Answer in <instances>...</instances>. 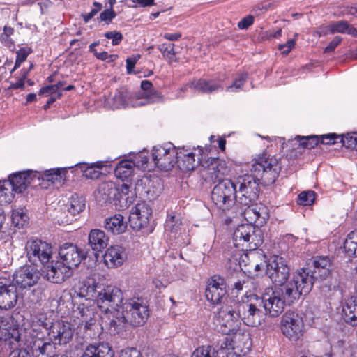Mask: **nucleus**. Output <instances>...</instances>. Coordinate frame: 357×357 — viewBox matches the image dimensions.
<instances>
[{"label": "nucleus", "mask_w": 357, "mask_h": 357, "mask_svg": "<svg viewBox=\"0 0 357 357\" xmlns=\"http://www.w3.org/2000/svg\"><path fill=\"white\" fill-rule=\"evenodd\" d=\"M146 98L151 102H162L164 98L163 96L157 91H150L145 95Z\"/></svg>", "instance_id": "052dcab7"}, {"label": "nucleus", "mask_w": 357, "mask_h": 357, "mask_svg": "<svg viewBox=\"0 0 357 357\" xmlns=\"http://www.w3.org/2000/svg\"><path fill=\"white\" fill-rule=\"evenodd\" d=\"M88 239L89 245L96 252V255H98V252H102L107 246L109 242V238L105 233L98 229L91 230Z\"/></svg>", "instance_id": "c756f323"}, {"label": "nucleus", "mask_w": 357, "mask_h": 357, "mask_svg": "<svg viewBox=\"0 0 357 357\" xmlns=\"http://www.w3.org/2000/svg\"><path fill=\"white\" fill-rule=\"evenodd\" d=\"M28 333L26 329L16 327L9 318H0V340L12 351L24 349V345L31 344Z\"/></svg>", "instance_id": "423d86ee"}, {"label": "nucleus", "mask_w": 357, "mask_h": 357, "mask_svg": "<svg viewBox=\"0 0 357 357\" xmlns=\"http://www.w3.org/2000/svg\"><path fill=\"white\" fill-rule=\"evenodd\" d=\"M226 294V284L224 279L216 275L212 277L206 289L207 300L213 304L218 305L229 301Z\"/></svg>", "instance_id": "6ab92c4d"}, {"label": "nucleus", "mask_w": 357, "mask_h": 357, "mask_svg": "<svg viewBox=\"0 0 357 357\" xmlns=\"http://www.w3.org/2000/svg\"><path fill=\"white\" fill-rule=\"evenodd\" d=\"M342 38L340 36H335L328 45L324 49L325 53H329L333 52L336 47L341 43Z\"/></svg>", "instance_id": "774afa93"}, {"label": "nucleus", "mask_w": 357, "mask_h": 357, "mask_svg": "<svg viewBox=\"0 0 357 357\" xmlns=\"http://www.w3.org/2000/svg\"><path fill=\"white\" fill-rule=\"evenodd\" d=\"M27 211L24 208L14 209L12 213V222L15 227L21 228L26 223L29 217Z\"/></svg>", "instance_id": "a19ab883"}, {"label": "nucleus", "mask_w": 357, "mask_h": 357, "mask_svg": "<svg viewBox=\"0 0 357 357\" xmlns=\"http://www.w3.org/2000/svg\"><path fill=\"white\" fill-rule=\"evenodd\" d=\"M296 40L289 39L284 44H281L278 45V49L282 51V54L284 55H287L291 50L295 47Z\"/></svg>", "instance_id": "13d9d810"}, {"label": "nucleus", "mask_w": 357, "mask_h": 357, "mask_svg": "<svg viewBox=\"0 0 357 357\" xmlns=\"http://www.w3.org/2000/svg\"><path fill=\"white\" fill-rule=\"evenodd\" d=\"M299 141L300 145L304 148L309 149L314 148L320 142L319 137L317 135H310L301 137L299 135L296 137Z\"/></svg>", "instance_id": "de8ad7c7"}, {"label": "nucleus", "mask_w": 357, "mask_h": 357, "mask_svg": "<svg viewBox=\"0 0 357 357\" xmlns=\"http://www.w3.org/2000/svg\"><path fill=\"white\" fill-rule=\"evenodd\" d=\"M17 301V287L14 284L0 286V308L8 310Z\"/></svg>", "instance_id": "c85d7f7f"}, {"label": "nucleus", "mask_w": 357, "mask_h": 357, "mask_svg": "<svg viewBox=\"0 0 357 357\" xmlns=\"http://www.w3.org/2000/svg\"><path fill=\"white\" fill-rule=\"evenodd\" d=\"M177 150L172 145L157 146L152 150V160L161 170H171L176 164Z\"/></svg>", "instance_id": "4468645a"}, {"label": "nucleus", "mask_w": 357, "mask_h": 357, "mask_svg": "<svg viewBox=\"0 0 357 357\" xmlns=\"http://www.w3.org/2000/svg\"><path fill=\"white\" fill-rule=\"evenodd\" d=\"M31 180L32 177L31 174L20 172L10 177L9 184L11 185L13 191L21 193L31 184Z\"/></svg>", "instance_id": "473e14b6"}, {"label": "nucleus", "mask_w": 357, "mask_h": 357, "mask_svg": "<svg viewBox=\"0 0 357 357\" xmlns=\"http://www.w3.org/2000/svg\"><path fill=\"white\" fill-rule=\"evenodd\" d=\"M245 257L248 261V265L250 268H253L256 272L261 270V264L257 262V259L261 257V255L257 252L251 250L245 255Z\"/></svg>", "instance_id": "603ef678"}, {"label": "nucleus", "mask_w": 357, "mask_h": 357, "mask_svg": "<svg viewBox=\"0 0 357 357\" xmlns=\"http://www.w3.org/2000/svg\"><path fill=\"white\" fill-rule=\"evenodd\" d=\"M261 301L254 294H245L241 301L236 302L234 309L238 310L241 322L245 325L256 327L264 321V313L259 309Z\"/></svg>", "instance_id": "20e7f679"}, {"label": "nucleus", "mask_w": 357, "mask_h": 357, "mask_svg": "<svg viewBox=\"0 0 357 357\" xmlns=\"http://www.w3.org/2000/svg\"><path fill=\"white\" fill-rule=\"evenodd\" d=\"M236 301L229 298L227 303L222 306L218 313V317L222 326L227 328L225 333H236L241 325L238 310L234 309Z\"/></svg>", "instance_id": "ddd939ff"}, {"label": "nucleus", "mask_w": 357, "mask_h": 357, "mask_svg": "<svg viewBox=\"0 0 357 357\" xmlns=\"http://www.w3.org/2000/svg\"><path fill=\"white\" fill-rule=\"evenodd\" d=\"M28 338L30 340V345H24V349L26 351V349L31 348L32 354L34 357H54L56 356V344L50 340L44 342L41 340H35L31 337L29 332Z\"/></svg>", "instance_id": "412c9836"}, {"label": "nucleus", "mask_w": 357, "mask_h": 357, "mask_svg": "<svg viewBox=\"0 0 357 357\" xmlns=\"http://www.w3.org/2000/svg\"><path fill=\"white\" fill-rule=\"evenodd\" d=\"M82 357H114V354L107 344H90L84 348Z\"/></svg>", "instance_id": "7c9ffc66"}, {"label": "nucleus", "mask_w": 357, "mask_h": 357, "mask_svg": "<svg viewBox=\"0 0 357 357\" xmlns=\"http://www.w3.org/2000/svg\"><path fill=\"white\" fill-rule=\"evenodd\" d=\"M103 167L102 162H96L91 163L90 165L86 166L83 169V175L91 179H96L101 175L100 169Z\"/></svg>", "instance_id": "79ce46f5"}, {"label": "nucleus", "mask_w": 357, "mask_h": 357, "mask_svg": "<svg viewBox=\"0 0 357 357\" xmlns=\"http://www.w3.org/2000/svg\"><path fill=\"white\" fill-rule=\"evenodd\" d=\"M218 344L220 348L219 351H217L218 354H222V357H224L225 354L226 357H236V354L232 351L226 352V351L233 350L234 349V343L232 339L229 337H225Z\"/></svg>", "instance_id": "c03bdc74"}, {"label": "nucleus", "mask_w": 357, "mask_h": 357, "mask_svg": "<svg viewBox=\"0 0 357 357\" xmlns=\"http://www.w3.org/2000/svg\"><path fill=\"white\" fill-rule=\"evenodd\" d=\"M42 325L47 331L49 340L56 345H65L73 338L74 328L68 321L63 320H57L54 322L43 321Z\"/></svg>", "instance_id": "9d476101"}, {"label": "nucleus", "mask_w": 357, "mask_h": 357, "mask_svg": "<svg viewBox=\"0 0 357 357\" xmlns=\"http://www.w3.org/2000/svg\"><path fill=\"white\" fill-rule=\"evenodd\" d=\"M254 22V17L252 15H248L243 17L238 23V27L240 29H246Z\"/></svg>", "instance_id": "338daca9"}, {"label": "nucleus", "mask_w": 357, "mask_h": 357, "mask_svg": "<svg viewBox=\"0 0 357 357\" xmlns=\"http://www.w3.org/2000/svg\"><path fill=\"white\" fill-rule=\"evenodd\" d=\"M131 186L127 183H123L119 188V192L114 201L116 207L119 211L128 208L135 201V195L130 190Z\"/></svg>", "instance_id": "cd10ccee"}, {"label": "nucleus", "mask_w": 357, "mask_h": 357, "mask_svg": "<svg viewBox=\"0 0 357 357\" xmlns=\"http://www.w3.org/2000/svg\"><path fill=\"white\" fill-rule=\"evenodd\" d=\"M246 206L247 208L244 210L243 215L245 220L248 222L247 225H256V222H258L257 218L255 215V213H256V208H255L252 204Z\"/></svg>", "instance_id": "5fc2aeb1"}, {"label": "nucleus", "mask_w": 357, "mask_h": 357, "mask_svg": "<svg viewBox=\"0 0 357 357\" xmlns=\"http://www.w3.org/2000/svg\"><path fill=\"white\" fill-rule=\"evenodd\" d=\"M181 220L178 215L169 214L165 222V229L171 233H175L180 229Z\"/></svg>", "instance_id": "a18cd8bd"}, {"label": "nucleus", "mask_w": 357, "mask_h": 357, "mask_svg": "<svg viewBox=\"0 0 357 357\" xmlns=\"http://www.w3.org/2000/svg\"><path fill=\"white\" fill-rule=\"evenodd\" d=\"M290 269L285 259L278 255L271 257L266 264V274L275 285L282 287L288 282Z\"/></svg>", "instance_id": "f8f14e48"}, {"label": "nucleus", "mask_w": 357, "mask_h": 357, "mask_svg": "<svg viewBox=\"0 0 357 357\" xmlns=\"http://www.w3.org/2000/svg\"><path fill=\"white\" fill-rule=\"evenodd\" d=\"M202 166L204 167V176L206 181L211 182L219 181L213 189L212 201L220 209L229 210L236 203V189L234 181L222 178V176L228 172L225 162L219 158H211L204 162Z\"/></svg>", "instance_id": "f03ea898"}, {"label": "nucleus", "mask_w": 357, "mask_h": 357, "mask_svg": "<svg viewBox=\"0 0 357 357\" xmlns=\"http://www.w3.org/2000/svg\"><path fill=\"white\" fill-rule=\"evenodd\" d=\"M66 173V168L47 169L43 172V178L54 184H61L65 180Z\"/></svg>", "instance_id": "4c0bfd02"}, {"label": "nucleus", "mask_w": 357, "mask_h": 357, "mask_svg": "<svg viewBox=\"0 0 357 357\" xmlns=\"http://www.w3.org/2000/svg\"><path fill=\"white\" fill-rule=\"evenodd\" d=\"M316 280L311 270L302 268L294 272L292 278L283 285L289 304L298 299L301 295L307 294Z\"/></svg>", "instance_id": "39448f33"}, {"label": "nucleus", "mask_w": 357, "mask_h": 357, "mask_svg": "<svg viewBox=\"0 0 357 357\" xmlns=\"http://www.w3.org/2000/svg\"><path fill=\"white\" fill-rule=\"evenodd\" d=\"M28 260L36 266H43L50 262L52 255V248L50 244L39 239H32L26 242L25 245Z\"/></svg>", "instance_id": "9b49d317"}, {"label": "nucleus", "mask_w": 357, "mask_h": 357, "mask_svg": "<svg viewBox=\"0 0 357 357\" xmlns=\"http://www.w3.org/2000/svg\"><path fill=\"white\" fill-rule=\"evenodd\" d=\"M59 256L64 265H66L70 270L77 267L82 261L80 251L78 248L73 243H65L59 250Z\"/></svg>", "instance_id": "5701e85b"}, {"label": "nucleus", "mask_w": 357, "mask_h": 357, "mask_svg": "<svg viewBox=\"0 0 357 357\" xmlns=\"http://www.w3.org/2000/svg\"><path fill=\"white\" fill-rule=\"evenodd\" d=\"M284 289V286L266 289L261 297H259L266 314L276 317L282 313L286 303H289Z\"/></svg>", "instance_id": "1a4fd4ad"}, {"label": "nucleus", "mask_w": 357, "mask_h": 357, "mask_svg": "<svg viewBox=\"0 0 357 357\" xmlns=\"http://www.w3.org/2000/svg\"><path fill=\"white\" fill-rule=\"evenodd\" d=\"M105 36L108 39L112 40L113 45H116L119 44L123 39L122 34L120 32L115 31L106 32L105 33Z\"/></svg>", "instance_id": "bf43d9fd"}, {"label": "nucleus", "mask_w": 357, "mask_h": 357, "mask_svg": "<svg viewBox=\"0 0 357 357\" xmlns=\"http://www.w3.org/2000/svg\"><path fill=\"white\" fill-rule=\"evenodd\" d=\"M174 44L162 43L158 46V49L162 53L163 57L169 63L176 62L177 58L174 51Z\"/></svg>", "instance_id": "37998d69"}, {"label": "nucleus", "mask_w": 357, "mask_h": 357, "mask_svg": "<svg viewBox=\"0 0 357 357\" xmlns=\"http://www.w3.org/2000/svg\"><path fill=\"white\" fill-rule=\"evenodd\" d=\"M104 227L107 231L114 234L123 233L127 228V222L121 214H116L112 217L107 218L105 220Z\"/></svg>", "instance_id": "72a5a7b5"}, {"label": "nucleus", "mask_w": 357, "mask_h": 357, "mask_svg": "<svg viewBox=\"0 0 357 357\" xmlns=\"http://www.w3.org/2000/svg\"><path fill=\"white\" fill-rule=\"evenodd\" d=\"M40 278V273L36 267L26 266L15 271L13 282L16 287L26 289L37 284Z\"/></svg>", "instance_id": "a211bd4d"}, {"label": "nucleus", "mask_w": 357, "mask_h": 357, "mask_svg": "<svg viewBox=\"0 0 357 357\" xmlns=\"http://www.w3.org/2000/svg\"><path fill=\"white\" fill-rule=\"evenodd\" d=\"M135 167V163L132 160H121L116 165L114 174L122 180L128 179L133 175Z\"/></svg>", "instance_id": "f704fd0d"}, {"label": "nucleus", "mask_w": 357, "mask_h": 357, "mask_svg": "<svg viewBox=\"0 0 357 357\" xmlns=\"http://www.w3.org/2000/svg\"><path fill=\"white\" fill-rule=\"evenodd\" d=\"M319 139L322 144H335L337 139L341 140V135H337L335 133H329L320 135Z\"/></svg>", "instance_id": "4d7b16f0"}, {"label": "nucleus", "mask_w": 357, "mask_h": 357, "mask_svg": "<svg viewBox=\"0 0 357 357\" xmlns=\"http://www.w3.org/2000/svg\"><path fill=\"white\" fill-rule=\"evenodd\" d=\"M98 288V283L93 278H88L75 287L74 293L80 298L97 301Z\"/></svg>", "instance_id": "393cba45"}, {"label": "nucleus", "mask_w": 357, "mask_h": 357, "mask_svg": "<svg viewBox=\"0 0 357 357\" xmlns=\"http://www.w3.org/2000/svg\"><path fill=\"white\" fill-rule=\"evenodd\" d=\"M57 93L61 92L56 90V86H55L54 84H52L41 88L39 91V95H51V96H52L56 95Z\"/></svg>", "instance_id": "69168bd1"}, {"label": "nucleus", "mask_w": 357, "mask_h": 357, "mask_svg": "<svg viewBox=\"0 0 357 357\" xmlns=\"http://www.w3.org/2000/svg\"><path fill=\"white\" fill-rule=\"evenodd\" d=\"M127 259V253L121 245L109 247L104 255L105 264L109 268L121 266Z\"/></svg>", "instance_id": "b1692460"}, {"label": "nucleus", "mask_w": 357, "mask_h": 357, "mask_svg": "<svg viewBox=\"0 0 357 357\" xmlns=\"http://www.w3.org/2000/svg\"><path fill=\"white\" fill-rule=\"evenodd\" d=\"M119 357H143L140 352L135 348L122 350Z\"/></svg>", "instance_id": "680f3d73"}, {"label": "nucleus", "mask_w": 357, "mask_h": 357, "mask_svg": "<svg viewBox=\"0 0 357 357\" xmlns=\"http://www.w3.org/2000/svg\"><path fill=\"white\" fill-rule=\"evenodd\" d=\"M262 242L261 231L252 225H241L233 234L234 245L243 251L256 250Z\"/></svg>", "instance_id": "6e6552de"}, {"label": "nucleus", "mask_w": 357, "mask_h": 357, "mask_svg": "<svg viewBox=\"0 0 357 357\" xmlns=\"http://www.w3.org/2000/svg\"><path fill=\"white\" fill-rule=\"evenodd\" d=\"M176 163L180 169L183 172L192 171L199 163V158H195V155L192 152H190L184 149L179 151L177 150L176 155Z\"/></svg>", "instance_id": "bb28decb"}, {"label": "nucleus", "mask_w": 357, "mask_h": 357, "mask_svg": "<svg viewBox=\"0 0 357 357\" xmlns=\"http://www.w3.org/2000/svg\"><path fill=\"white\" fill-rule=\"evenodd\" d=\"M342 317L344 321L352 326L357 325V297L349 298L342 308Z\"/></svg>", "instance_id": "2f4dec72"}, {"label": "nucleus", "mask_w": 357, "mask_h": 357, "mask_svg": "<svg viewBox=\"0 0 357 357\" xmlns=\"http://www.w3.org/2000/svg\"><path fill=\"white\" fill-rule=\"evenodd\" d=\"M340 142L348 149H357V132L341 135Z\"/></svg>", "instance_id": "864d4df0"}, {"label": "nucleus", "mask_w": 357, "mask_h": 357, "mask_svg": "<svg viewBox=\"0 0 357 357\" xmlns=\"http://www.w3.org/2000/svg\"><path fill=\"white\" fill-rule=\"evenodd\" d=\"M116 17V13L112 8L107 9L102 12L100 15V19L101 21L107 22L109 23L113 18Z\"/></svg>", "instance_id": "0e129e2a"}, {"label": "nucleus", "mask_w": 357, "mask_h": 357, "mask_svg": "<svg viewBox=\"0 0 357 357\" xmlns=\"http://www.w3.org/2000/svg\"><path fill=\"white\" fill-rule=\"evenodd\" d=\"M129 95L127 91H119L113 98L115 108H125L128 106Z\"/></svg>", "instance_id": "8fccbe9b"}, {"label": "nucleus", "mask_w": 357, "mask_h": 357, "mask_svg": "<svg viewBox=\"0 0 357 357\" xmlns=\"http://www.w3.org/2000/svg\"><path fill=\"white\" fill-rule=\"evenodd\" d=\"M349 24L347 21L341 20L331 23L328 26L321 28V31H317L315 33L321 36L328 33L333 34L335 33H347Z\"/></svg>", "instance_id": "e433bc0d"}, {"label": "nucleus", "mask_w": 357, "mask_h": 357, "mask_svg": "<svg viewBox=\"0 0 357 357\" xmlns=\"http://www.w3.org/2000/svg\"><path fill=\"white\" fill-rule=\"evenodd\" d=\"M280 169L275 157L263 155L253 160L250 168L251 174L239 176L234 181L236 204L248 206L255 202L259 192V181L266 185L273 183Z\"/></svg>", "instance_id": "f257e3e1"}, {"label": "nucleus", "mask_w": 357, "mask_h": 357, "mask_svg": "<svg viewBox=\"0 0 357 357\" xmlns=\"http://www.w3.org/2000/svg\"><path fill=\"white\" fill-rule=\"evenodd\" d=\"M152 215V209L148 204L144 202L137 203L131 210L129 216L130 227L139 230L146 227Z\"/></svg>", "instance_id": "dca6fc26"}, {"label": "nucleus", "mask_w": 357, "mask_h": 357, "mask_svg": "<svg viewBox=\"0 0 357 357\" xmlns=\"http://www.w3.org/2000/svg\"><path fill=\"white\" fill-rule=\"evenodd\" d=\"M43 268L44 278L52 283L60 284L71 275V270L59 261L48 262Z\"/></svg>", "instance_id": "f3484780"}, {"label": "nucleus", "mask_w": 357, "mask_h": 357, "mask_svg": "<svg viewBox=\"0 0 357 357\" xmlns=\"http://www.w3.org/2000/svg\"><path fill=\"white\" fill-rule=\"evenodd\" d=\"M313 270L312 274L317 280L326 279L331 273V262L328 257L316 256L312 259Z\"/></svg>", "instance_id": "a878e982"}, {"label": "nucleus", "mask_w": 357, "mask_h": 357, "mask_svg": "<svg viewBox=\"0 0 357 357\" xmlns=\"http://www.w3.org/2000/svg\"><path fill=\"white\" fill-rule=\"evenodd\" d=\"M304 324L302 319L296 314L287 313L282 318L281 330L290 340L296 341L303 334Z\"/></svg>", "instance_id": "2eb2a0df"}, {"label": "nucleus", "mask_w": 357, "mask_h": 357, "mask_svg": "<svg viewBox=\"0 0 357 357\" xmlns=\"http://www.w3.org/2000/svg\"><path fill=\"white\" fill-rule=\"evenodd\" d=\"M139 54L134 55L131 57H128L126 59V69L128 74H131L133 72V68L137 61L140 59Z\"/></svg>", "instance_id": "e2e57ef3"}, {"label": "nucleus", "mask_w": 357, "mask_h": 357, "mask_svg": "<svg viewBox=\"0 0 357 357\" xmlns=\"http://www.w3.org/2000/svg\"><path fill=\"white\" fill-rule=\"evenodd\" d=\"M248 78L247 73L240 74L238 77L234 80V84L227 87V91H234L239 90L242 88Z\"/></svg>", "instance_id": "6e6d98bb"}, {"label": "nucleus", "mask_w": 357, "mask_h": 357, "mask_svg": "<svg viewBox=\"0 0 357 357\" xmlns=\"http://www.w3.org/2000/svg\"><path fill=\"white\" fill-rule=\"evenodd\" d=\"M74 321L80 330L83 328L84 331L92 329L96 324V313L94 309L84 304L79 305V307L73 311Z\"/></svg>", "instance_id": "aec40b11"}, {"label": "nucleus", "mask_w": 357, "mask_h": 357, "mask_svg": "<svg viewBox=\"0 0 357 357\" xmlns=\"http://www.w3.org/2000/svg\"><path fill=\"white\" fill-rule=\"evenodd\" d=\"M189 86L194 90L204 93H211L222 89V86L219 84L202 79L192 81L189 83Z\"/></svg>", "instance_id": "c9c22d12"}, {"label": "nucleus", "mask_w": 357, "mask_h": 357, "mask_svg": "<svg viewBox=\"0 0 357 357\" xmlns=\"http://www.w3.org/2000/svg\"><path fill=\"white\" fill-rule=\"evenodd\" d=\"M315 200V192L314 191H304L301 192L298 197V204L303 206H310Z\"/></svg>", "instance_id": "3c124183"}, {"label": "nucleus", "mask_w": 357, "mask_h": 357, "mask_svg": "<svg viewBox=\"0 0 357 357\" xmlns=\"http://www.w3.org/2000/svg\"><path fill=\"white\" fill-rule=\"evenodd\" d=\"M149 316L147 305L139 298L127 299L121 305L116 319H111L109 326L115 333L123 331L128 324L132 326L144 325Z\"/></svg>", "instance_id": "7ed1b4c3"}, {"label": "nucleus", "mask_w": 357, "mask_h": 357, "mask_svg": "<svg viewBox=\"0 0 357 357\" xmlns=\"http://www.w3.org/2000/svg\"><path fill=\"white\" fill-rule=\"evenodd\" d=\"M119 187L113 181H104L98 186L94 192V197L101 205L110 203L117 196Z\"/></svg>", "instance_id": "4be33fe9"}, {"label": "nucleus", "mask_w": 357, "mask_h": 357, "mask_svg": "<svg viewBox=\"0 0 357 357\" xmlns=\"http://www.w3.org/2000/svg\"><path fill=\"white\" fill-rule=\"evenodd\" d=\"M344 249L349 256L357 257V229L347 235L344 243Z\"/></svg>", "instance_id": "58836bf2"}, {"label": "nucleus", "mask_w": 357, "mask_h": 357, "mask_svg": "<svg viewBox=\"0 0 357 357\" xmlns=\"http://www.w3.org/2000/svg\"><path fill=\"white\" fill-rule=\"evenodd\" d=\"M218 352L211 345H203L197 348L191 357H217Z\"/></svg>", "instance_id": "49530a36"}, {"label": "nucleus", "mask_w": 357, "mask_h": 357, "mask_svg": "<svg viewBox=\"0 0 357 357\" xmlns=\"http://www.w3.org/2000/svg\"><path fill=\"white\" fill-rule=\"evenodd\" d=\"M254 207L256 208V213H255V215L258 221L256 222V225L257 227L262 226L268 218L267 208L261 204H255Z\"/></svg>", "instance_id": "09e8293b"}, {"label": "nucleus", "mask_w": 357, "mask_h": 357, "mask_svg": "<svg viewBox=\"0 0 357 357\" xmlns=\"http://www.w3.org/2000/svg\"><path fill=\"white\" fill-rule=\"evenodd\" d=\"M86 200L85 199L77 194H74L71 196L70 199V205L68 211L73 215H75L83 211L85 208Z\"/></svg>", "instance_id": "ea45409f"}, {"label": "nucleus", "mask_w": 357, "mask_h": 357, "mask_svg": "<svg viewBox=\"0 0 357 357\" xmlns=\"http://www.w3.org/2000/svg\"><path fill=\"white\" fill-rule=\"evenodd\" d=\"M122 291L117 287L107 285L98 291L96 303L102 312L109 314V319H116L123 303Z\"/></svg>", "instance_id": "0eeeda50"}]
</instances>
